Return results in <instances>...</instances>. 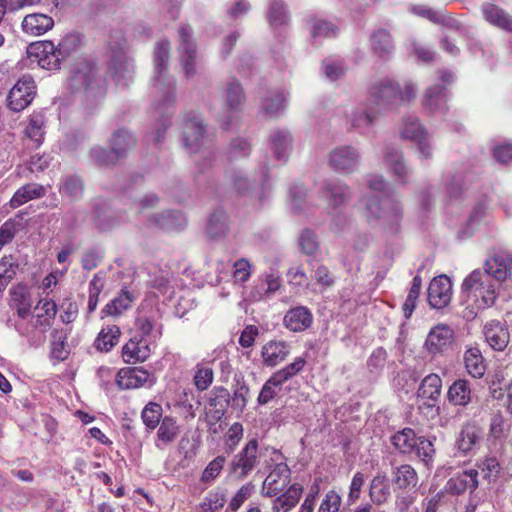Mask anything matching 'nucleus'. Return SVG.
Returning a JSON list of instances; mask_svg holds the SVG:
<instances>
[{"label": "nucleus", "mask_w": 512, "mask_h": 512, "mask_svg": "<svg viewBox=\"0 0 512 512\" xmlns=\"http://www.w3.org/2000/svg\"><path fill=\"white\" fill-rule=\"evenodd\" d=\"M281 287V278L276 273H269L259 279L258 284L251 291V298L260 301L276 293Z\"/></svg>", "instance_id": "4c0bfd02"}, {"label": "nucleus", "mask_w": 512, "mask_h": 512, "mask_svg": "<svg viewBox=\"0 0 512 512\" xmlns=\"http://www.w3.org/2000/svg\"><path fill=\"white\" fill-rule=\"evenodd\" d=\"M52 324L53 320L37 313L29 321H17L15 328L27 339L30 346L39 347L45 343L46 332Z\"/></svg>", "instance_id": "9b49d317"}, {"label": "nucleus", "mask_w": 512, "mask_h": 512, "mask_svg": "<svg viewBox=\"0 0 512 512\" xmlns=\"http://www.w3.org/2000/svg\"><path fill=\"white\" fill-rule=\"evenodd\" d=\"M226 463V458L224 456H217L212 461L208 463L204 471L201 475V482L205 484H211L220 474L224 465Z\"/></svg>", "instance_id": "774afa93"}, {"label": "nucleus", "mask_w": 512, "mask_h": 512, "mask_svg": "<svg viewBox=\"0 0 512 512\" xmlns=\"http://www.w3.org/2000/svg\"><path fill=\"white\" fill-rule=\"evenodd\" d=\"M442 380L437 374L427 375L418 388V398L427 408L438 410L437 403L441 395Z\"/></svg>", "instance_id": "4be33fe9"}, {"label": "nucleus", "mask_w": 512, "mask_h": 512, "mask_svg": "<svg viewBox=\"0 0 512 512\" xmlns=\"http://www.w3.org/2000/svg\"><path fill=\"white\" fill-rule=\"evenodd\" d=\"M379 110L367 99L364 105H361L353 110L350 116L352 127L364 133L376 121Z\"/></svg>", "instance_id": "a878e982"}, {"label": "nucleus", "mask_w": 512, "mask_h": 512, "mask_svg": "<svg viewBox=\"0 0 512 512\" xmlns=\"http://www.w3.org/2000/svg\"><path fill=\"white\" fill-rule=\"evenodd\" d=\"M266 19L273 29L285 27L290 16L283 0H270L266 11Z\"/></svg>", "instance_id": "79ce46f5"}, {"label": "nucleus", "mask_w": 512, "mask_h": 512, "mask_svg": "<svg viewBox=\"0 0 512 512\" xmlns=\"http://www.w3.org/2000/svg\"><path fill=\"white\" fill-rule=\"evenodd\" d=\"M484 19L495 28L512 32V16L500 7L486 3L482 6Z\"/></svg>", "instance_id": "473e14b6"}, {"label": "nucleus", "mask_w": 512, "mask_h": 512, "mask_svg": "<svg viewBox=\"0 0 512 512\" xmlns=\"http://www.w3.org/2000/svg\"><path fill=\"white\" fill-rule=\"evenodd\" d=\"M288 354V345L283 341H269L261 351L264 364L271 367L284 361Z\"/></svg>", "instance_id": "ea45409f"}, {"label": "nucleus", "mask_w": 512, "mask_h": 512, "mask_svg": "<svg viewBox=\"0 0 512 512\" xmlns=\"http://www.w3.org/2000/svg\"><path fill=\"white\" fill-rule=\"evenodd\" d=\"M448 401L455 406H467L472 400L470 384L458 379L452 383L447 392Z\"/></svg>", "instance_id": "37998d69"}, {"label": "nucleus", "mask_w": 512, "mask_h": 512, "mask_svg": "<svg viewBox=\"0 0 512 512\" xmlns=\"http://www.w3.org/2000/svg\"><path fill=\"white\" fill-rule=\"evenodd\" d=\"M285 102L282 92H269L261 102V112L268 118L276 117L284 110Z\"/></svg>", "instance_id": "603ef678"}, {"label": "nucleus", "mask_w": 512, "mask_h": 512, "mask_svg": "<svg viewBox=\"0 0 512 512\" xmlns=\"http://www.w3.org/2000/svg\"><path fill=\"white\" fill-rule=\"evenodd\" d=\"M277 462L272 471L265 478L262 485V492L267 497H275L282 493L290 483L291 471L288 465L282 461L283 456L277 451L274 452Z\"/></svg>", "instance_id": "f8f14e48"}, {"label": "nucleus", "mask_w": 512, "mask_h": 512, "mask_svg": "<svg viewBox=\"0 0 512 512\" xmlns=\"http://www.w3.org/2000/svg\"><path fill=\"white\" fill-rule=\"evenodd\" d=\"M302 488L290 486L284 493L277 496L272 503V512H289L299 502Z\"/></svg>", "instance_id": "a18cd8bd"}, {"label": "nucleus", "mask_w": 512, "mask_h": 512, "mask_svg": "<svg viewBox=\"0 0 512 512\" xmlns=\"http://www.w3.org/2000/svg\"><path fill=\"white\" fill-rule=\"evenodd\" d=\"M67 333L64 330L54 329L51 333V357L64 361L69 355L68 345L66 343Z\"/></svg>", "instance_id": "6e6d98bb"}, {"label": "nucleus", "mask_w": 512, "mask_h": 512, "mask_svg": "<svg viewBox=\"0 0 512 512\" xmlns=\"http://www.w3.org/2000/svg\"><path fill=\"white\" fill-rule=\"evenodd\" d=\"M17 268L18 264L13 261L12 256H4L0 260V292L4 291L14 278Z\"/></svg>", "instance_id": "e2e57ef3"}, {"label": "nucleus", "mask_w": 512, "mask_h": 512, "mask_svg": "<svg viewBox=\"0 0 512 512\" xmlns=\"http://www.w3.org/2000/svg\"><path fill=\"white\" fill-rule=\"evenodd\" d=\"M480 440V428L474 422H465L456 438L455 447L466 455L473 452Z\"/></svg>", "instance_id": "bb28decb"}, {"label": "nucleus", "mask_w": 512, "mask_h": 512, "mask_svg": "<svg viewBox=\"0 0 512 512\" xmlns=\"http://www.w3.org/2000/svg\"><path fill=\"white\" fill-rule=\"evenodd\" d=\"M70 83L75 90L92 91L97 88L100 94L104 91L103 81L96 79L94 66L87 60H81L74 64L71 69Z\"/></svg>", "instance_id": "4468645a"}, {"label": "nucleus", "mask_w": 512, "mask_h": 512, "mask_svg": "<svg viewBox=\"0 0 512 512\" xmlns=\"http://www.w3.org/2000/svg\"><path fill=\"white\" fill-rule=\"evenodd\" d=\"M486 342L497 351H503L509 343V332L499 322H490L484 327Z\"/></svg>", "instance_id": "f704fd0d"}, {"label": "nucleus", "mask_w": 512, "mask_h": 512, "mask_svg": "<svg viewBox=\"0 0 512 512\" xmlns=\"http://www.w3.org/2000/svg\"><path fill=\"white\" fill-rule=\"evenodd\" d=\"M150 374L141 368H122L116 375V384L120 389H134L144 385Z\"/></svg>", "instance_id": "c85d7f7f"}, {"label": "nucleus", "mask_w": 512, "mask_h": 512, "mask_svg": "<svg viewBox=\"0 0 512 512\" xmlns=\"http://www.w3.org/2000/svg\"><path fill=\"white\" fill-rule=\"evenodd\" d=\"M162 406L155 402H149L142 410L141 418L145 426L154 430L162 421Z\"/></svg>", "instance_id": "bf43d9fd"}, {"label": "nucleus", "mask_w": 512, "mask_h": 512, "mask_svg": "<svg viewBox=\"0 0 512 512\" xmlns=\"http://www.w3.org/2000/svg\"><path fill=\"white\" fill-rule=\"evenodd\" d=\"M249 398V387L246 382L242 380H237L236 385L233 390V395L230 397L231 406L234 409L242 412L247 405Z\"/></svg>", "instance_id": "0e129e2a"}, {"label": "nucleus", "mask_w": 512, "mask_h": 512, "mask_svg": "<svg viewBox=\"0 0 512 512\" xmlns=\"http://www.w3.org/2000/svg\"><path fill=\"white\" fill-rule=\"evenodd\" d=\"M322 193L328 201V205L337 208L350 197L349 187L340 181L327 180L322 185Z\"/></svg>", "instance_id": "2f4dec72"}, {"label": "nucleus", "mask_w": 512, "mask_h": 512, "mask_svg": "<svg viewBox=\"0 0 512 512\" xmlns=\"http://www.w3.org/2000/svg\"><path fill=\"white\" fill-rule=\"evenodd\" d=\"M207 233L211 238L223 236L228 230V218L223 210L212 213L207 223Z\"/></svg>", "instance_id": "4d7b16f0"}, {"label": "nucleus", "mask_w": 512, "mask_h": 512, "mask_svg": "<svg viewBox=\"0 0 512 512\" xmlns=\"http://www.w3.org/2000/svg\"><path fill=\"white\" fill-rule=\"evenodd\" d=\"M150 353V346L144 337L132 338L122 348V357L126 363L144 362Z\"/></svg>", "instance_id": "c756f323"}, {"label": "nucleus", "mask_w": 512, "mask_h": 512, "mask_svg": "<svg viewBox=\"0 0 512 512\" xmlns=\"http://www.w3.org/2000/svg\"><path fill=\"white\" fill-rule=\"evenodd\" d=\"M359 157V152L354 147L340 146L330 152L328 163L333 169L352 172L358 165Z\"/></svg>", "instance_id": "6ab92c4d"}, {"label": "nucleus", "mask_w": 512, "mask_h": 512, "mask_svg": "<svg viewBox=\"0 0 512 512\" xmlns=\"http://www.w3.org/2000/svg\"><path fill=\"white\" fill-rule=\"evenodd\" d=\"M478 485V470L467 469L451 477L446 482L444 491L451 495H461L466 491L472 493Z\"/></svg>", "instance_id": "a211bd4d"}, {"label": "nucleus", "mask_w": 512, "mask_h": 512, "mask_svg": "<svg viewBox=\"0 0 512 512\" xmlns=\"http://www.w3.org/2000/svg\"><path fill=\"white\" fill-rule=\"evenodd\" d=\"M160 319V310L149 301H144L138 309L135 326L142 337L156 338L161 335Z\"/></svg>", "instance_id": "2eb2a0df"}, {"label": "nucleus", "mask_w": 512, "mask_h": 512, "mask_svg": "<svg viewBox=\"0 0 512 512\" xmlns=\"http://www.w3.org/2000/svg\"><path fill=\"white\" fill-rule=\"evenodd\" d=\"M148 225L166 231L179 230L186 225V219L179 211H166L149 218Z\"/></svg>", "instance_id": "72a5a7b5"}, {"label": "nucleus", "mask_w": 512, "mask_h": 512, "mask_svg": "<svg viewBox=\"0 0 512 512\" xmlns=\"http://www.w3.org/2000/svg\"><path fill=\"white\" fill-rule=\"evenodd\" d=\"M81 44L80 34H65L56 46L60 61L68 57Z\"/></svg>", "instance_id": "69168bd1"}, {"label": "nucleus", "mask_w": 512, "mask_h": 512, "mask_svg": "<svg viewBox=\"0 0 512 512\" xmlns=\"http://www.w3.org/2000/svg\"><path fill=\"white\" fill-rule=\"evenodd\" d=\"M282 384L276 376L272 375L263 385L257 399L258 403L265 405L271 401L280 392Z\"/></svg>", "instance_id": "338daca9"}, {"label": "nucleus", "mask_w": 512, "mask_h": 512, "mask_svg": "<svg viewBox=\"0 0 512 512\" xmlns=\"http://www.w3.org/2000/svg\"><path fill=\"white\" fill-rule=\"evenodd\" d=\"M108 71L118 83L127 85L134 73V64L128 54L127 44L122 34L112 36L108 43Z\"/></svg>", "instance_id": "39448f33"}, {"label": "nucleus", "mask_w": 512, "mask_h": 512, "mask_svg": "<svg viewBox=\"0 0 512 512\" xmlns=\"http://www.w3.org/2000/svg\"><path fill=\"white\" fill-rule=\"evenodd\" d=\"M384 160L396 179L401 183H406L409 170L403 161L401 152L393 147H387Z\"/></svg>", "instance_id": "a19ab883"}, {"label": "nucleus", "mask_w": 512, "mask_h": 512, "mask_svg": "<svg viewBox=\"0 0 512 512\" xmlns=\"http://www.w3.org/2000/svg\"><path fill=\"white\" fill-rule=\"evenodd\" d=\"M134 144L135 140L132 134L127 130L120 129L113 134L110 140V151L101 147H94L90 151V157L97 164L111 165L123 157L125 152Z\"/></svg>", "instance_id": "0eeeda50"}, {"label": "nucleus", "mask_w": 512, "mask_h": 512, "mask_svg": "<svg viewBox=\"0 0 512 512\" xmlns=\"http://www.w3.org/2000/svg\"><path fill=\"white\" fill-rule=\"evenodd\" d=\"M392 475L394 484L400 490L412 489L418 484V474L409 464L396 467Z\"/></svg>", "instance_id": "49530a36"}, {"label": "nucleus", "mask_w": 512, "mask_h": 512, "mask_svg": "<svg viewBox=\"0 0 512 512\" xmlns=\"http://www.w3.org/2000/svg\"><path fill=\"white\" fill-rule=\"evenodd\" d=\"M464 365L467 372L474 378H481L485 374V360L477 347H469L465 351Z\"/></svg>", "instance_id": "de8ad7c7"}, {"label": "nucleus", "mask_w": 512, "mask_h": 512, "mask_svg": "<svg viewBox=\"0 0 512 512\" xmlns=\"http://www.w3.org/2000/svg\"><path fill=\"white\" fill-rule=\"evenodd\" d=\"M53 26L51 17L38 13L27 15L22 22L24 32H48Z\"/></svg>", "instance_id": "864d4df0"}, {"label": "nucleus", "mask_w": 512, "mask_h": 512, "mask_svg": "<svg viewBox=\"0 0 512 512\" xmlns=\"http://www.w3.org/2000/svg\"><path fill=\"white\" fill-rule=\"evenodd\" d=\"M368 187L381 196H372L364 199L368 217L382 219L388 225H396L402 215L401 205L387 194V183L382 176L373 175L367 180Z\"/></svg>", "instance_id": "7ed1b4c3"}, {"label": "nucleus", "mask_w": 512, "mask_h": 512, "mask_svg": "<svg viewBox=\"0 0 512 512\" xmlns=\"http://www.w3.org/2000/svg\"><path fill=\"white\" fill-rule=\"evenodd\" d=\"M368 100L380 111L381 108L389 109L402 104L403 95L398 83L386 79L374 82Z\"/></svg>", "instance_id": "6e6552de"}, {"label": "nucleus", "mask_w": 512, "mask_h": 512, "mask_svg": "<svg viewBox=\"0 0 512 512\" xmlns=\"http://www.w3.org/2000/svg\"><path fill=\"white\" fill-rule=\"evenodd\" d=\"M270 148L278 161H286L292 149V137L289 131L277 129L269 136Z\"/></svg>", "instance_id": "7c9ffc66"}, {"label": "nucleus", "mask_w": 512, "mask_h": 512, "mask_svg": "<svg viewBox=\"0 0 512 512\" xmlns=\"http://www.w3.org/2000/svg\"><path fill=\"white\" fill-rule=\"evenodd\" d=\"M418 440L419 436L411 428H404L395 433L391 438L393 446L400 453L408 455L414 452Z\"/></svg>", "instance_id": "09e8293b"}, {"label": "nucleus", "mask_w": 512, "mask_h": 512, "mask_svg": "<svg viewBox=\"0 0 512 512\" xmlns=\"http://www.w3.org/2000/svg\"><path fill=\"white\" fill-rule=\"evenodd\" d=\"M205 139V126L202 118L195 114H189L183 127V144L189 153H200L203 157V166L200 165L199 159L196 164L201 173L212 166L214 153L208 148H203Z\"/></svg>", "instance_id": "20e7f679"}, {"label": "nucleus", "mask_w": 512, "mask_h": 512, "mask_svg": "<svg viewBox=\"0 0 512 512\" xmlns=\"http://www.w3.org/2000/svg\"><path fill=\"white\" fill-rule=\"evenodd\" d=\"M512 270V254L506 251H500L486 259L484 263L485 273L491 275L492 279L498 284L507 279Z\"/></svg>", "instance_id": "aec40b11"}, {"label": "nucleus", "mask_w": 512, "mask_h": 512, "mask_svg": "<svg viewBox=\"0 0 512 512\" xmlns=\"http://www.w3.org/2000/svg\"><path fill=\"white\" fill-rule=\"evenodd\" d=\"M369 496L376 505L384 504L391 496V488L385 473H377L369 485Z\"/></svg>", "instance_id": "58836bf2"}, {"label": "nucleus", "mask_w": 512, "mask_h": 512, "mask_svg": "<svg viewBox=\"0 0 512 512\" xmlns=\"http://www.w3.org/2000/svg\"><path fill=\"white\" fill-rule=\"evenodd\" d=\"M446 102L447 93L445 87L433 85L425 92L423 106L431 113H444L447 109Z\"/></svg>", "instance_id": "c9c22d12"}, {"label": "nucleus", "mask_w": 512, "mask_h": 512, "mask_svg": "<svg viewBox=\"0 0 512 512\" xmlns=\"http://www.w3.org/2000/svg\"><path fill=\"white\" fill-rule=\"evenodd\" d=\"M499 284L490 274L480 269L473 270L462 283V301L467 304L463 318L473 320L480 309L491 307L498 297Z\"/></svg>", "instance_id": "f03ea898"}, {"label": "nucleus", "mask_w": 512, "mask_h": 512, "mask_svg": "<svg viewBox=\"0 0 512 512\" xmlns=\"http://www.w3.org/2000/svg\"><path fill=\"white\" fill-rule=\"evenodd\" d=\"M284 326L292 332H302L313 323V315L305 306L290 308L283 319Z\"/></svg>", "instance_id": "393cba45"}, {"label": "nucleus", "mask_w": 512, "mask_h": 512, "mask_svg": "<svg viewBox=\"0 0 512 512\" xmlns=\"http://www.w3.org/2000/svg\"><path fill=\"white\" fill-rule=\"evenodd\" d=\"M84 192L83 181L75 175L64 176L59 184V193L63 198L71 201L80 199Z\"/></svg>", "instance_id": "8fccbe9b"}, {"label": "nucleus", "mask_w": 512, "mask_h": 512, "mask_svg": "<svg viewBox=\"0 0 512 512\" xmlns=\"http://www.w3.org/2000/svg\"><path fill=\"white\" fill-rule=\"evenodd\" d=\"M263 450L257 438L250 439L228 464L229 475L238 480L248 477L260 465Z\"/></svg>", "instance_id": "423d86ee"}, {"label": "nucleus", "mask_w": 512, "mask_h": 512, "mask_svg": "<svg viewBox=\"0 0 512 512\" xmlns=\"http://www.w3.org/2000/svg\"><path fill=\"white\" fill-rule=\"evenodd\" d=\"M214 379L213 368L208 362L197 364L193 382L199 391H204L210 387Z\"/></svg>", "instance_id": "13d9d810"}, {"label": "nucleus", "mask_w": 512, "mask_h": 512, "mask_svg": "<svg viewBox=\"0 0 512 512\" xmlns=\"http://www.w3.org/2000/svg\"><path fill=\"white\" fill-rule=\"evenodd\" d=\"M244 100V92L239 82L236 80L229 82L226 89L227 110L218 119L223 129H229L234 120H236L237 112L243 105Z\"/></svg>", "instance_id": "dca6fc26"}, {"label": "nucleus", "mask_w": 512, "mask_h": 512, "mask_svg": "<svg viewBox=\"0 0 512 512\" xmlns=\"http://www.w3.org/2000/svg\"><path fill=\"white\" fill-rule=\"evenodd\" d=\"M452 298V283L446 275L435 277L428 287V302L431 307L441 309L446 307Z\"/></svg>", "instance_id": "f3484780"}, {"label": "nucleus", "mask_w": 512, "mask_h": 512, "mask_svg": "<svg viewBox=\"0 0 512 512\" xmlns=\"http://www.w3.org/2000/svg\"><path fill=\"white\" fill-rule=\"evenodd\" d=\"M30 64H37L47 70H55L60 66V57L52 41H38L31 43L27 48Z\"/></svg>", "instance_id": "ddd939ff"}, {"label": "nucleus", "mask_w": 512, "mask_h": 512, "mask_svg": "<svg viewBox=\"0 0 512 512\" xmlns=\"http://www.w3.org/2000/svg\"><path fill=\"white\" fill-rule=\"evenodd\" d=\"M179 434V427L173 417L166 416L159 424L157 439L155 445L159 449H164L171 444Z\"/></svg>", "instance_id": "c03bdc74"}, {"label": "nucleus", "mask_w": 512, "mask_h": 512, "mask_svg": "<svg viewBox=\"0 0 512 512\" xmlns=\"http://www.w3.org/2000/svg\"><path fill=\"white\" fill-rule=\"evenodd\" d=\"M120 334V329L116 325L103 327L95 339V348L101 352H109L119 342Z\"/></svg>", "instance_id": "3c124183"}, {"label": "nucleus", "mask_w": 512, "mask_h": 512, "mask_svg": "<svg viewBox=\"0 0 512 512\" xmlns=\"http://www.w3.org/2000/svg\"><path fill=\"white\" fill-rule=\"evenodd\" d=\"M45 194L46 189L43 185L28 183L16 190L9 201V205L11 208L16 209L31 200L43 197Z\"/></svg>", "instance_id": "e433bc0d"}, {"label": "nucleus", "mask_w": 512, "mask_h": 512, "mask_svg": "<svg viewBox=\"0 0 512 512\" xmlns=\"http://www.w3.org/2000/svg\"><path fill=\"white\" fill-rule=\"evenodd\" d=\"M170 46L167 41H160L154 49V78L152 84V93L158 103L153 107V115L165 116L162 120V128L158 129L154 135L153 141L159 143L164 137V132L170 125L168 109L175 100V82L168 75Z\"/></svg>", "instance_id": "f257e3e1"}, {"label": "nucleus", "mask_w": 512, "mask_h": 512, "mask_svg": "<svg viewBox=\"0 0 512 512\" xmlns=\"http://www.w3.org/2000/svg\"><path fill=\"white\" fill-rule=\"evenodd\" d=\"M401 135L417 143L421 154L425 158L431 157L432 152L428 142L427 132L416 117L409 116L404 120Z\"/></svg>", "instance_id": "412c9836"}, {"label": "nucleus", "mask_w": 512, "mask_h": 512, "mask_svg": "<svg viewBox=\"0 0 512 512\" xmlns=\"http://www.w3.org/2000/svg\"><path fill=\"white\" fill-rule=\"evenodd\" d=\"M179 52L185 76L193 77L196 74V45L190 34H181Z\"/></svg>", "instance_id": "cd10ccee"}, {"label": "nucleus", "mask_w": 512, "mask_h": 512, "mask_svg": "<svg viewBox=\"0 0 512 512\" xmlns=\"http://www.w3.org/2000/svg\"><path fill=\"white\" fill-rule=\"evenodd\" d=\"M36 95V84L32 76H22L10 89L6 102L7 107L13 112H21L26 109Z\"/></svg>", "instance_id": "1a4fd4ad"}, {"label": "nucleus", "mask_w": 512, "mask_h": 512, "mask_svg": "<svg viewBox=\"0 0 512 512\" xmlns=\"http://www.w3.org/2000/svg\"><path fill=\"white\" fill-rule=\"evenodd\" d=\"M226 498L222 492H209L199 504L198 512H218L225 505Z\"/></svg>", "instance_id": "680f3d73"}, {"label": "nucleus", "mask_w": 512, "mask_h": 512, "mask_svg": "<svg viewBox=\"0 0 512 512\" xmlns=\"http://www.w3.org/2000/svg\"><path fill=\"white\" fill-rule=\"evenodd\" d=\"M426 467L430 468L434 461L435 449L433 443L423 436H419L415 450L413 452Z\"/></svg>", "instance_id": "052dcab7"}, {"label": "nucleus", "mask_w": 512, "mask_h": 512, "mask_svg": "<svg viewBox=\"0 0 512 512\" xmlns=\"http://www.w3.org/2000/svg\"><path fill=\"white\" fill-rule=\"evenodd\" d=\"M455 332L447 324L432 327L424 343L425 351L432 357L442 356L454 346Z\"/></svg>", "instance_id": "9d476101"}, {"label": "nucleus", "mask_w": 512, "mask_h": 512, "mask_svg": "<svg viewBox=\"0 0 512 512\" xmlns=\"http://www.w3.org/2000/svg\"><path fill=\"white\" fill-rule=\"evenodd\" d=\"M230 404V394L226 388L218 387L213 389L208 400L206 416L211 424L222 419Z\"/></svg>", "instance_id": "5701e85b"}, {"label": "nucleus", "mask_w": 512, "mask_h": 512, "mask_svg": "<svg viewBox=\"0 0 512 512\" xmlns=\"http://www.w3.org/2000/svg\"><path fill=\"white\" fill-rule=\"evenodd\" d=\"M46 117L41 111H34L29 115L23 130L24 136L31 142V148H39L46 134Z\"/></svg>", "instance_id": "b1692460"}, {"label": "nucleus", "mask_w": 512, "mask_h": 512, "mask_svg": "<svg viewBox=\"0 0 512 512\" xmlns=\"http://www.w3.org/2000/svg\"><path fill=\"white\" fill-rule=\"evenodd\" d=\"M136 295L128 289H122L117 297L111 300L104 308V312L108 315H120L127 310L135 301Z\"/></svg>", "instance_id": "5fc2aeb1"}]
</instances>
